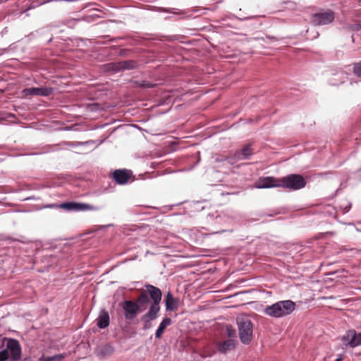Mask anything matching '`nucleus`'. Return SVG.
Segmentation results:
<instances>
[{
    "label": "nucleus",
    "instance_id": "obj_18",
    "mask_svg": "<svg viewBox=\"0 0 361 361\" xmlns=\"http://www.w3.org/2000/svg\"><path fill=\"white\" fill-rule=\"evenodd\" d=\"M171 323V319L170 318H164L161 324H159L158 329L156 331L155 336L157 338H160L162 336L165 329L167 326H169Z\"/></svg>",
    "mask_w": 361,
    "mask_h": 361
},
{
    "label": "nucleus",
    "instance_id": "obj_19",
    "mask_svg": "<svg viewBox=\"0 0 361 361\" xmlns=\"http://www.w3.org/2000/svg\"><path fill=\"white\" fill-rule=\"evenodd\" d=\"M135 302L139 305V310L140 312L145 310L149 302V298L147 292H142Z\"/></svg>",
    "mask_w": 361,
    "mask_h": 361
},
{
    "label": "nucleus",
    "instance_id": "obj_8",
    "mask_svg": "<svg viewBox=\"0 0 361 361\" xmlns=\"http://www.w3.org/2000/svg\"><path fill=\"white\" fill-rule=\"evenodd\" d=\"M60 207L67 210L74 211H94L99 209L98 207L92 204L78 202H66L61 204Z\"/></svg>",
    "mask_w": 361,
    "mask_h": 361
},
{
    "label": "nucleus",
    "instance_id": "obj_5",
    "mask_svg": "<svg viewBox=\"0 0 361 361\" xmlns=\"http://www.w3.org/2000/svg\"><path fill=\"white\" fill-rule=\"evenodd\" d=\"M342 341L345 346L355 348L361 345V332L357 334L354 329H350L342 337Z\"/></svg>",
    "mask_w": 361,
    "mask_h": 361
},
{
    "label": "nucleus",
    "instance_id": "obj_13",
    "mask_svg": "<svg viewBox=\"0 0 361 361\" xmlns=\"http://www.w3.org/2000/svg\"><path fill=\"white\" fill-rule=\"evenodd\" d=\"M147 293H148L152 298L153 302L154 303H160L161 300V291L159 288L152 286V285H146Z\"/></svg>",
    "mask_w": 361,
    "mask_h": 361
},
{
    "label": "nucleus",
    "instance_id": "obj_16",
    "mask_svg": "<svg viewBox=\"0 0 361 361\" xmlns=\"http://www.w3.org/2000/svg\"><path fill=\"white\" fill-rule=\"evenodd\" d=\"M116 69L117 71L120 70H130L133 69L137 66V63L135 61H120L115 64Z\"/></svg>",
    "mask_w": 361,
    "mask_h": 361
},
{
    "label": "nucleus",
    "instance_id": "obj_3",
    "mask_svg": "<svg viewBox=\"0 0 361 361\" xmlns=\"http://www.w3.org/2000/svg\"><path fill=\"white\" fill-rule=\"evenodd\" d=\"M239 337L244 344H249L252 339L253 325L247 317H238L237 318Z\"/></svg>",
    "mask_w": 361,
    "mask_h": 361
},
{
    "label": "nucleus",
    "instance_id": "obj_24",
    "mask_svg": "<svg viewBox=\"0 0 361 361\" xmlns=\"http://www.w3.org/2000/svg\"><path fill=\"white\" fill-rule=\"evenodd\" d=\"M335 361H342V357H338Z\"/></svg>",
    "mask_w": 361,
    "mask_h": 361
},
{
    "label": "nucleus",
    "instance_id": "obj_14",
    "mask_svg": "<svg viewBox=\"0 0 361 361\" xmlns=\"http://www.w3.org/2000/svg\"><path fill=\"white\" fill-rule=\"evenodd\" d=\"M159 310H160L159 303L152 302V304L151 305V306L149 307V311L147 312V314H145L142 317V319L143 321H147L148 319L153 320V319H156L157 317V314L159 312Z\"/></svg>",
    "mask_w": 361,
    "mask_h": 361
},
{
    "label": "nucleus",
    "instance_id": "obj_2",
    "mask_svg": "<svg viewBox=\"0 0 361 361\" xmlns=\"http://www.w3.org/2000/svg\"><path fill=\"white\" fill-rule=\"evenodd\" d=\"M2 345L5 348L0 351V361H18L21 358V348L18 341L13 338H3Z\"/></svg>",
    "mask_w": 361,
    "mask_h": 361
},
{
    "label": "nucleus",
    "instance_id": "obj_9",
    "mask_svg": "<svg viewBox=\"0 0 361 361\" xmlns=\"http://www.w3.org/2000/svg\"><path fill=\"white\" fill-rule=\"evenodd\" d=\"M255 187L257 188H269L280 187V179H276L274 178V177L260 178L255 183Z\"/></svg>",
    "mask_w": 361,
    "mask_h": 361
},
{
    "label": "nucleus",
    "instance_id": "obj_23",
    "mask_svg": "<svg viewBox=\"0 0 361 361\" xmlns=\"http://www.w3.org/2000/svg\"><path fill=\"white\" fill-rule=\"evenodd\" d=\"M226 333L228 336L233 337L235 334V330L233 329L231 326H226Z\"/></svg>",
    "mask_w": 361,
    "mask_h": 361
},
{
    "label": "nucleus",
    "instance_id": "obj_17",
    "mask_svg": "<svg viewBox=\"0 0 361 361\" xmlns=\"http://www.w3.org/2000/svg\"><path fill=\"white\" fill-rule=\"evenodd\" d=\"M235 348V342L232 339L226 340L218 345V349L221 353H226L228 351H230Z\"/></svg>",
    "mask_w": 361,
    "mask_h": 361
},
{
    "label": "nucleus",
    "instance_id": "obj_12",
    "mask_svg": "<svg viewBox=\"0 0 361 361\" xmlns=\"http://www.w3.org/2000/svg\"><path fill=\"white\" fill-rule=\"evenodd\" d=\"M166 310L173 311L178 309L180 305V300L173 297L171 292H168L165 297Z\"/></svg>",
    "mask_w": 361,
    "mask_h": 361
},
{
    "label": "nucleus",
    "instance_id": "obj_22",
    "mask_svg": "<svg viewBox=\"0 0 361 361\" xmlns=\"http://www.w3.org/2000/svg\"><path fill=\"white\" fill-rule=\"evenodd\" d=\"M354 73L356 75L361 77V61L355 66Z\"/></svg>",
    "mask_w": 361,
    "mask_h": 361
},
{
    "label": "nucleus",
    "instance_id": "obj_4",
    "mask_svg": "<svg viewBox=\"0 0 361 361\" xmlns=\"http://www.w3.org/2000/svg\"><path fill=\"white\" fill-rule=\"evenodd\" d=\"M306 182L302 176L291 174L280 179V187L292 190H299L305 187Z\"/></svg>",
    "mask_w": 361,
    "mask_h": 361
},
{
    "label": "nucleus",
    "instance_id": "obj_1",
    "mask_svg": "<svg viewBox=\"0 0 361 361\" xmlns=\"http://www.w3.org/2000/svg\"><path fill=\"white\" fill-rule=\"evenodd\" d=\"M295 309V303L292 300H282L267 306L264 313L271 317L281 318L290 314Z\"/></svg>",
    "mask_w": 361,
    "mask_h": 361
},
{
    "label": "nucleus",
    "instance_id": "obj_6",
    "mask_svg": "<svg viewBox=\"0 0 361 361\" xmlns=\"http://www.w3.org/2000/svg\"><path fill=\"white\" fill-rule=\"evenodd\" d=\"M334 13L330 10L315 13L312 16V23L317 25H323L331 23L334 20Z\"/></svg>",
    "mask_w": 361,
    "mask_h": 361
},
{
    "label": "nucleus",
    "instance_id": "obj_20",
    "mask_svg": "<svg viewBox=\"0 0 361 361\" xmlns=\"http://www.w3.org/2000/svg\"><path fill=\"white\" fill-rule=\"evenodd\" d=\"M252 154V149L250 146L247 145L244 147L240 152L238 154V159H247Z\"/></svg>",
    "mask_w": 361,
    "mask_h": 361
},
{
    "label": "nucleus",
    "instance_id": "obj_21",
    "mask_svg": "<svg viewBox=\"0 0 361 361\" xmlns=\"http://www.w3.org/2000/svg\"><path fill=\"white\" fill-rule=\"evenodd\" d=\"M63 358L64 355L59 354L54 356L42 357L39 361H61Z\"/></svg>",
    "mask_w": 361,
    "mask_h": 361
},
{
    "label": "nucleus",
    "instance_id": "obj_15",
    "mask_svg": "<svg viewBox=\"0 0 361 361\" xmlns=\"http://www.w3.org/2000/svg\"><path fill=\"white\" fill-rule=\"evenodd\" d=\"M97 324L100 329H104L109 324V315L105 310H102L97 319Z\"/></svg>",
    "mask_w": 361,
    "mask_h": 361
},
{
    "label": "nucleus",
    "instance_id": "obj_7",
    "mask_svg": "<svg viewBox=\"0 0 361 361\" xmlns=\"http://www.w3.org/2000/svg\"><path fill=\"white\" fill-rule=\"evenodd\" d=\"M122 307L124 311L125 317L126 319H133L139 312V305L135 302L130 300H126L123 302Z\"/></svg>",
    "mask_w": 361,
    "mask_h": 361
},
{
    "label": "nucleus",
    "instance_id": "obj_11",
    "mask_svg": "<svg viewBox=\"0 0 361 361\" xmlns=\"http://www.w3.org/2000/svg\"><path fill=\"white\" fill-rule=\"evenodd\" d=\"M132 173L126 169L116 170L113 173V177L118 184H126L130 179Z\"/></svg>",
    "mask_w": 361,
    "mask_h": 361
},
{
    "label": "nucleus",
    "instance_id": "obj_10",
    "mask_svg": "<svg viewBox=\"0 0 361 361\" xmlns=\"http://www.w3.org/2000/svg\"><path fill=\"white\" fill-rule=\"evenodd\" d=\"M53 92V89L50 87H30L23 90L25 97L27 96H49Z\"/></svg>",
    "mask_w": 361,
    "mask_h": 361
}]
</instances>
